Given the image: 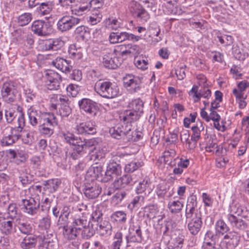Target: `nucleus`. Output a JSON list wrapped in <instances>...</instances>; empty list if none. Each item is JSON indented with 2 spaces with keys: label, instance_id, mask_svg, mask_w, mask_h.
Listing matches in <instances>:
<instances>
[{
  "label": "nucleus",
  "instance_id": "0eeeda50",
  "mask_svg": "<svg viewBox=\"0 0 249 249\" xmlns=\"http://www.w3.org/2000/svg\"><path fill=\"white\" fill-rule=\"evenodd\" d=\"M45 84L49 90H58L62 81L61 76L56 72L49 70L45 74Z\"/></svg>",
  "mask_w": 249,
  "mask_h": 249
},
{
  "label": "nucleus",
  "instance_id": "a211bd4d",
  "mask_svg": "<svg viewBox=\"0 0 249 249\" xmlns=\"http://www.w3.org/2000/svg\"><path fill=\"white\" fill-rule=\"evenodd\" d=\"M204 128V127L201 122H199L196 125L192 127L193 132L191 138L192 142H189V149H194L196 147V142L200 139L201 132L203 131Z\"/></svg>",
  "mask_w": 249,
  "mask_h": 249
},
{
  "label": "nucleus",
  "instance_id": "37998d69",
  "mask_svg": "<svg viewBox=\"0 0 249 249\" xmlns=\"http://www.w3.org/2000/svg\"><path fill=\"white\" fill-rule=\"evenodd\" d=\"M215 230L217 234L224 235L229 231V228L223 220H219L215 224Z\"/></svg>",
  "mask_w": 249,
  "mask_h": 249
},
{
  "label": "nucleus",
  "instance_id": "c03bdc74",
  "mask_svg": "<svg viewBox=\"0 0 249 249\" xmlns=\"http://www.w3.org/2000/svg\"><path fill=\"white\" fill-rule=\"evenodd\" d=\"M32 14L28 13H24L19 16L18 18V23L21 26H25L31 21Z\"/></svg>",
  "mask_w": 249,
  "mask_h": 249
},
{
  "label": "nucleus",
  "instance_id": "a19ab883",
  "mask_svg": "<svg viewBox=\"0 0 249 249\" xmlns=\"http://www.w3.org/2000/svg\"><path fill=\"white\" fill-rule=\"evenodd\" d=\"M158 213L157 205H151L146 206L144 209V214L147 218L153 219L156 217Z\"/></svg>",
  "mask_w": 249,
  "mask_h": 249
},
{
  "label": "nucleus",
  "instance_id": "c9c22d12",
  "mask_svg": "<svg viewBox=\"0 0 249 249\" xmlns=\"http://www.w3.org/2000/svg\"><path fill=\"white\" fill-rule=\"evenodd\" d=\"M18 227L19 231L23 234H31L33 231L32 225L27 221L20 220L18 223Z\"/></svg>",
  "mask_w": 249,
  "mask_h": 249
},
{
  "label": "nucleus",
  "instance_id": "bb28decb",
  "mask_svg": "<svg viewBox=\"0 0 249 249\" xmlns=\"http://www.w3.org/2000/svg\"><path fill=\"white\" fill-rule=\"evenodd\" d=\"M30 124L33 126L37 125L40 122L41 112L36 110L33 107H31L27 111Z\"/></svg>",
  "mask_w": 249,
  "mask_h": 249
},
{
  "label": "nucleus",
  "instance_id": "20e7f679",
  "mask_svg": "<svg viewBox=\"0 0 249 249\" xmlns=\"http://www.w3.org/2000/svg\"><path fill=\"white\" fill-rule=\"evenodd\" d=\"M0 95L2 100L6 103L12 104L16 101L18 91L13 81L3 83L1 87Z\"/></svg>",
  "mask_w": 249,
  "mask_h": 249
},
{
  "label": "nucleus",
  "instance_id": "2f4dec72",
  "mask_svg": "<svg viewBox=\"0 0 249 249\" xmlns=\"http://www.w3.org/2000/svg\"><path fill=\"white\" fill-rule=\"evenodd\" d=\"M64 44L63 41L59 38L50 39L45 44V50L56 51L60 49Z\"/></svg>",
  "mask_w": 249,
  "mask_h": 249
},
{
  "label": "nucleus",
  "instance_id": "1a4fd4ad",
  "mask_svg": "<svg viewBox=\"0 0 249 249\" xmlns=\"http://www.w3.org/2000/svg\"><path fill=\"white\" fill-rule=\"evenodd\" d=\"M80 20L79 18L73 16H63L57 22V29L62 32L68 31L78 24Z\"/></svg>",
  "mask_w": 249,
  "mask_h": 249
},
{
  "label": "nucleus",
  "instance_id": "a878e982",
  "mask_svg": "<svg viewBox=\"0 0 249 249\" xmlns=\"http://www.w3.org/2000/svg\"><path fill=\"white\" fill-rule=\"evenodd\" d=\"M0 229L5 234H10L14 230L13 219L0 218Z\"/></svg>",
  "mask_w": 249,
  "mask_h": 249
},
{
  "label": "nucleus",
  "instance_id": "de8ad7c7",
  "mask_svg": "<svg viewBox=\"0 0 249 249\" xmlns=\"http://www.w3.org/2000/svg\"><path fill=\"white\" fill-rule=\"evenodd\" d=\"M29 192L31 196L30 198L39 199V195L41 192V186L33 185L29 188Z\"/></svg>",
  "mask_w": 249,
  "mask_h": 249
},
{
  "label": "nucleus",
  "instance_id": "2eb2a0df",
  "mask_svg": "<svg viewBox=\"0 0 249 249\" xmlns=\"http://www.w3.org/2000/svg\"><path fill=\"white\" fill-rule=\"evenodd\" d=\"M25 208V212L32 215L37 213L40 207V200L37 198H29L22 200Z\"/></svg>",
  "mask_w": 249,
  "mask_h": 249
},
{
  "label": "nucleus",
  "instance_id": "0e129e2a",
  "mask_svg": "<svg viewBox=\"0 0 249 249\" xmlns=\"http://www.w3.org/2000/svg\"><path fill=\"white\" fill-rule=\"evenodd\" d=\"M219 42L225 46L230 45L232 43L233 38L231 36L224 35L221 36H218Z\"/></svg>",
  "mask_w": 249,
  "mask_h": 249
},
{
  "label": "nucleus",
  "instance_id": "423d86ee",
  "mask_svg": "<svg viewBox=\"0 0 249 249\" xmlns=\"http://www.w3.org/2000/svg\"><path fill=\"white\" fill-rule=\"evenodd\" d=\"M44 121V122L39 126V129L41 133L50 136L53 133L54 127L58 125V120L54 114L49 113L48 117Z\"/></svg>",
  "mask_w": 249,
  "mask_h": 249
},
{
  "label": "nucleus",
  "instance_id": "338daca9",
  "mask_svg": "<svg viewBox=\"0 0 249 249\" xmlns=\"http://www.w3.org/2000/svg\"><path fill=\"white\" fill-rule=\"evenodd\" d=\"M142 83V81L141 79H138L137 81L132 83L131 85L128 87L127 88L128 90H129L131 92H136L139 91L141 87V85Z\"/></svg>",
  "mask_w": 249,
  "mask_h": 249
},
{
  "label": "nucleus",
  "instance_id": "e2e57ef3",
  "mask_svg": "<svg viewBox=\"0 0 249 249\" xmlns=\"http://www.w3.org/2000/svg\"><path fill=\"white\" fill-rule=\"evenodd\" d=\"M149 187L148 181L143 180L142 182H140L139 185L136 188V192L137 194H142Z\"/></svg>",
  "mask_w": 249,
  "mask_h": 249
},
{
  "label": "nucleus",
  "instance_id": "f3484780",
  "mask_svg": "<svg viewBox=\"0 0 249 249\" xmlns=\"http://www.w3.org/2000/svg\"><path fill=\"white\" fill-rule=\"evenodd\" d=\"M227 219L229 224L235 230L244 231L248 227V223L245 221L233 214H229Z\"/></svg>",
  "mask_w": 249,
  "mask_h": 249
},
{
  "label": "nucleus",
  "instance_id": "4468645a",
  "mask_svg": "<svg viewBox=\"0 0 249 249\" xmlns=\"http://www.w3.org/2000/svg\"><path fill=\"white\" fill-rule=\"evenodd\" d=\"M80 108L91 116H95L99 112V108L97 104L87 98H84L78 102Z\"/></svg>",
  "mask_w": 249,
  "mask_h": 249
},
{
  "label": "nucleus",
  "instance_id": "39448f33",
  "mask_svg": "<svg viewBox=\"0 0 249 249\" xmlns=\"http://www.w3.org/2000/svg\"><path fill=\"white\" fill-rule=\"evenodd\" d=\"M34 34L40 36H46L53 32V26L49 22L37 20L33 22L31 26Z\"/></svg>",
  "mask_w": 249,
  "mask_h": 249
},
{
  "label": "nucleus",
  "instance_id": "6ab92c4d",
  "mask_svg": "<svg viewBox=\"0 0 249 249\" xmlns=\"http://www.w3.org/2000/svg\"><path fill=\"white\" fill-rule=\"evenodd\" d=\"M76 131L79 134H94L96 132V128L93 123L87 121L77 124Z\"/></svg>",
  "mask_w": 249,
  "mask_h": 249
},
{
  "label": "nucleus",
  "instance_id": "aec40b11",
  "mask_svg": "<svg viewBox=\"0 0 249 249\" xmlns=\"http://www.w3.org/2000/svg\"><path fill=\"white\" fill-rule=\"evenodd\" d=\"M123 59L119 57H112L110 54L105 55L103 58L102 63L107 68L116 69L121 65Z\"/></svg>",
  "mask_w": 249,
  "mask_h": 249
},
{
  "label": "nucleus",
  "instance_id": "412c9836",
  "mask_svg": "<svg viewBox=\"0 0 249 249\" xmlns=\"http://www.w3.org/2000/svg\"><path fill=\"white\" fill-rule=\"evenodd\" d=\"M122 121L121 124H117L114 126L110 128L109 132L111 136L116 139H122L124 134V130L127 124V122L124 121L123 117H120Z\"/></svg>",
  "mask_w": 249,
  "mask_h": 249
},
{
  "label": "nucleus",
  "instance_id": "6e6552de",
  "mask_svg": "<svg viewBox=\"0 0 249 249\" xmlns=\"http://www.w3.org/2000/svg\"><path fill=\"white\" fill-rule=\"evenodd\" d=\"M185 216L188 221V230L192 234H197L200 231L202 225L201 213H194L190 217Z\"/></svg>",
  "mask_w": 249,
  "mask_h": 249
},
{
  "label": "nucleus",
  "instance_id": "c85d7f7f",
  "mask_svg": "<svg viewBox=\"0 0 249 249\" xmlns=\"http://www.w3.org/2000/svg\"><path fill=\"white\" fill-rule=\"evenodd\" d=\"M37 243L36 236L32 234L27 235L20 243V247L22 249H31L34 248Z\"/></svg>",
  "mask_w": 249,
  "mask_h": 249
},
{
  "label": "nucleus",
  "instance_id": "f8f14e48",
  "mask_svg": "<svg viewBox=\"0 0 249 249\" xmlns=\"http://www.w3.org/2000/svg\"><path fill=\"white\" fill-rule=\"evenodd\" d=\"M102 191V188L96 181L86 182L84 185L83 192L89 199H94L98 197Z\"/></svg>",
  "mask_w": 249,
  "mask_h": 249
},
{
  "label": "nucleus",
  "instance_id": "b1692460",
  "mask_svg": "<svg viewBox=\"0 0 249 249\" xmlns=\"http://www.w3.org/2000/svg\"><path fill=\"white\" fill-rule=\"evenodd\" d=\"M72 145L75 146L74 148L75 150L78 152L86 153L88 150L89 149L91 143L89 140L82 139L77 137Z\"/></svg>",
  "mask_w": 249,
  "mask_h": 249
},
{
  "label": "nucleus",
  "instance_id": "8fccbe9b",
  "mask_svg": "<svg viewBox=\"0 0 249 249\" xmlns=\"http://www.w3.org/2000/svg\"><path fill=\"white\" fill-rule=\"evenodd\" d=\"M18 208L15 203L10 204L7 208V213L10 219H14L18 214Z\"/></svg>",
  "mask_w": 249,
  "mask_h": 249
},
{
  "label": "nucleus",
  "instance_id": "49530a36",
  "mask_svg": "<svg viewBox=\"0 0 249 249\" xmlns=\"http://www.w3.org/2000/svg\"><path fill=\"white\" fill-rule=\"evenodd\" d=\"M105 24L107 27L115 30L120 27V22L118 20L112 17L106 19Z\"/></svg>",
  "mask_w": 249,
  "mask_h": 249
},
{
  "label": "nucleus",
  "instance_id": "7ed1b4c3",
  "mask_svg": "<svg viewBox=\"0 0 249 249\" xmlns=\"http://www.w3.org/2000/svg\"><path fill=\"white\" fill-rule=\"evenodd\" d=\"M22 128L18 126H8L2 131L3 137L0 140L2 146H9L18 141L21 136Z\"/></svg>",
  "mask_w": 249,
  "mask_h": 249
},
{
  "label": "nucleus",
  "instance_id": "f03ea898",
  "mask_svg": "<svg viewBox=\"0 0 249 249\" xmlns=\"http://www.w3.org/2000/svg\"><path fill=\"white\" fill-rule=\"evenodd\" d=\"M95 91L101 96L107 99H112L118 94L117 86L108 81L99 80L94 85Z\"/></svg>",
  "mask_w": 249,
  "mask_h": 249
},
{
  "label": "nucleus",
  "instance_id": "9d476101",
  "mask_svg": "<svg viewBox=\"0 0 249 249\" xmlns=\"http://www.w3.org/2000/svg\"><path fill=\"white\" fill-rule=\"evenodd\" d=\"M128 8L132 15L142 21H146L149 18L148 12L139 3L135 1L129 2Z\"/></svg>",
  "mask_w": 249,
  "mask_h": 249
},
{
  "label": "nucleus",
  "instance_id": "052dcab7",
  "mask_svg": "<svg viewBox=\"0 0 249 249\" xmlns=\"http://www.w3.org/2000/svg\"><path fill=\"white\" fill-rule=\"evenodd\" d=\"M140 165V163L135 161H131L126 164L124 167L125 172H133L136 170Z\"/></svg>",
  "mask_w": 249,
  "mask_h": 249
},
{
  "label": "nucleus",
  "instance_id": "393cba45",
  "mask_svg": "<svg viewBox=\"0 0 249 249\" xmlns=\"http://www.w3.org/2000/svg\"><path fill=\"white\" fill-rule=\"evenodd\" d=\"M52 64L57 69L66 73L70 72L72 69V66L68 61L62 57H57L52 61Z\"/></svg>",
  "mask_w": 249,
  "mask_h": 249
},
{
  "label": "nucleus",
  "instance_id": "3c124183",
  "mask_svg": "<svg viewBox=\"0 0 249 249\" xmlns=\"http://www.w3.org/2000/svg\"><path fill=\"white\" fill-rule=\"evenodd\" d=\"M140 78L132 74H127L123 78L124 86L125 88H128L130 85L139 79Z\"/></svg>",
  "mask_w": 249,
  "mask_h": 249
},
{
  "label": "nucleus",
  "instance_id": "bf43d9fd",
  "mask_svg": "<svg viewBox=\"0 0 249 249\" xmlns=\"http://www.w3.org/2000/svg\"><path fill=\"white\" fill-rule=\"evenodd\" d=\"M51 224V219L48 217H43L39 221V227L42 230H48L50 228Z\"/></svg>",
  "mask_w": 249,
  "mask_h": 249
},
{
  "label": "nucleus",
  "instance_id": "f704fd0d",
  "mask_svg": "<svg viewBox=\"0 0 249 249\" xmlns=\"http://www.w3.org/2000/svg\"><path fill=\"white\" fill-rule=\"evenodd\" d=\"M70 213L71 209L69 206H65L63 207L61 214L59 215L58 224L63 226L64 229H65V226L68 224Z\"/></svg>",
  "mask_w": 249,
  "mask_h": 249
},
{
  "label": "nucleus",
  "instance_id": "864d4df0",
  "mask_svg": "<svg viewBox=\"0 0 249 249\" xmlns=\"http://www.w3.org/2000/svg\"><path fill=\"white\" fill-rule=\"evenodd\" d=\"M37 10L40 15L45 16L50 13L51 8L48 3L42 2L40 3L39 6L37 8Z\"/></svg>",
  "mask_w": 249,
  "mask_h": 249
},
{
  "label": "nucleus",
  "instance_id": "69168bd1",
  "mask_svg": "<svg viewBox=\"0 0 249 249\" xmlns=\"http://www.w3.org/2000/svg\"><path fill=\"white\" fill-rule=\"evenodd\" d=\"M232 53L235 58L238 60H244L245 58V55L242 52V50L237 46L233 47Z\"/></svg>",
  "mask_w": 249,
  "mask_h": 249
},
{
  "label": "nucleus",
  "instance_id": "4d7b16f0",
  "mask_svg": "<svg viewBox=\"0 0 249 249\" xmlns=\"http://www.w3.org/2000/svg\"><path fill=\"white\" fill-rule=\"evenodd\" d=\"M126 193L123 191H119L115 194L112 198V201L116 205L120 203L125 197Z\"/></svg>",
  "mask_w": 249,
  "mask_h": 249
},
{
  "label": "nucleus",
  "instance_id": "ddd939ff",
  "mask_svg": "<svg viewBox=\"0 0 249 249\" xmlns=\"http://www.w3.org/2000/svg\"><path fill=\"white\" fill-rule=\"evenodd\" d=\"M121 173L122 167L121 164L108 163L104 178L101 179V181L107 182L112 179L114 177L121 175Z\"/></svg>",
  "mask_w": 249,
  "mask_h": 249
},
{
  "label": "nucleus",
  "instance_id": "473e14b6",
  "mask_svg": "<svg viewBox=\"0 0 249 249\" xmlns=\"http://www.w3.org/2000/svg\"><path fill=\"white\" fill-rule=\"evenodd\" d=\"M61 184V181L57 178L48 180L44 183V189L50 193H54L57 191Z\"/></svg>",
  "mask_w": 249,
  "mask_h": 249
},
{
  "label": "nucleus",
  "instance_id": "13d9d810",
  "mask_svg": "<svg viewBox=\"0 0 249 249\" xmlns=\"http://www.w3.org/2000/svg\"><path fill=\"white\" fill-rule=\"evenodd\" d=\"M92 171L94 177L101 181V179L104 176L103 173H105L103 167L101 165L94 166L92 168Z\"/></svg>",
  "mask_w": 249,
  "mask_h": 249
},
{
  "label": "nucleus",
  "instance_id": "09e8293b",
  "mask_svg": "<svg viewBox=\"0 0 249 249\" xmlns=\"http://www.w3.org/2000/svg\"><path fill=\"white\" fill-rule=\"evenodd\" d=\"M71 112V109L69 106V103H65L59 107L58 114L61 117H68Z\"/></svg>",
  "mask_w": 249,
  "mask_h": 249
},
{
  "label": "nucleus",
  "instance_id": "58836bf2",
  "mask_svg": "<svg viewBox=\"0 0 249 249\" xmlns=\"http://www.w3.org/2000/svg\"><path fill=\"white\" fill-rule=\"evenodd\" d=\"M111 218L118 223L124 224L126 222L127 214L124 211H118L111 214Z\"/></svg>",
  "mask_w": 249,
  "mask_h": 249
},
{
  "label": "nucleus",
  "instance_id": "ea45409f",
  "mask_svg": "<svg viewBox=\"0 0 249 249\" xmlns=\"http://www.w3.org/2000/svg\"><path fill=\"white\" fill-rule=\"evenodd\" d=\"M183 207V204L179 200L170 201L168 204V208L172 213H179Z\"/></svg>",
  "mask_w": 249,
  "mask_h": 249
},
{
  "label": "nucleus",
  "instance_id": "cd10ccee",
  "mask_svg": "<svg viewBox=\"0 0 249 249\" xmlns=\"http://www.w3.org/2000/svg\"><path fill=\"white\" fill-rule=\"evenodd\" d=\"M50 107L53 110H56L57 107H61L65 103L69 102V98L67 96L62 95H53L50 99Z\"/></svg>",
  "mask_w": 249,
  "mask_h": 249
},
{
  "label": "nucleus",
  "instance_id": "4be33fe9",
  "mask_svg": "<svg viewBox=\"0 0 249 249\" xmlns=\"http://www.w3.org/2000/svg\"><path fill=\"white\" fill-rule=\"evenodd\" d=\"M240 236L235 231L230 232L226 234L223 239L227 245V249H234L238 245L240 241Z\"/></svg>",
  "mask_w": 249,
  "mask_h": 249
},
{
  "label": "nucleus",
  "instance_id": "e433bc0d",
  "mask_svg": "<svg viewBox=\"0 0 249 249\" xmlns=\"http://www.w3.org/2000/svg\"><path fill=\"white\" fill-rule=\"evenodd\" d=\"M89 9V3L86 4L81 3L78 1L72 5L71 7V11L73 14L81 15L83 12L88 10Z\"/></svg>",
  "mask_w": 249,
  "mask_h": 249
},
{
  "label": "nucleus",
  "instance_id": "4c0bfd02",
  "mask_svg": "<svg viewBox=\"0 0 249 249\" xmlns=\"http://www.w3.org/2000/svg\"><path fill=\"white\" fill-rule=\"evenodd\" d=\"M125 47L127 49L120 52L118 54L119 56L123 57L124 55L130 53L138 54L141 52L139 46L137 45L127 44L125 46Z\"/></svg>",
  "mask_w": 249,
  "mask_h": 249
},
{
  "label": "nucleus",
  "instance_id": "c756f323",
  "mask_svg": "<svg viewBox=\"0 0 249 249\" xmlns=\"http://www.w3.org/2000/svg\"><path fill=\"white\" fill-rule=\"evenodd\" d=\"M97 231L102 235H110L112 232V226L109 221L103 220L97 223Z\"/></svg>",
  "mask_w": 249,
  "mask_h": 249
},
{
  "label": "nucleus",
  "instance_id": "a18cd8bd",
  "mask_svg": "<svg viewBox=\"0 0 249 249\" xmlns=\"http://www.w3.org/2000/svg\"><path fill=\"white\" fill-rule=\"evenodd\" d=\"M89 222L85 218H79L75 219L74 222L73 223V227L78 229L79 231H81L83 229L88 226Z\"/></svg>",
  "mask_w": 249,
  "mask_h": 249
},
{
  "label": "nucleus",
  "instance_id": "72a5a7b5",
  "mask_svg": "<svg viewBox=\"0 0 249 249\" xmlns=\"http://www.w3.org/2000/svg\"><path fill=\"white\" fill-rule=\"evenodd\" d=\"M160 32L159 28H152L148 32V37H146L145 39L151 44H155L161 40V37L159 36Z\"/></svg>",
  "mask_w": 249,
  "mask_h": 249
},
{
  "label": "nucleus",
  "instance_id": "7c9ffc66",
  "mask_svg": "<svg viewBox=\"0 0 249 249\" xmlns=\"http://www.w3.org/2000/svg\"><path fill=\"white\" fill-rule=\"evenodd\" d=\"M197 205L196 198L195 196L188 198L185 209V216H190L194 213H200L196 209Z\"/></svg>",
  "mask_w": 249,
  "mask_h": 249
},
{
  "label": "nucleus",
  "instance_id": "774afa93",
  "mask_svg": "<svg viewBox=\"0 0 249 249\" xmlns=\"http://www.w3.org/2000/svg\"><path fill=\"white\" fill-rule=\"evenodd\" d=\"M87 30L88 28L85 26H80L76 28L75 33L84 38L89 34V32Z\"/></svg>",
  "mask_w": 249,
  "mask_h": 249
},
{
  "label": "nucleus",
  "instance_id": "5fc2aeb1",
  "mask_svg": "<svg viewBox=\"0 0 249 249\" xmlns=\"http://www.w3.org/2000/svg\"><path fill=\"white\" fill-rule=\"evenodd\" d=\"M123 234L121 232L116 233L114 239L116 240L112 244V249H120L122 243Z\"/></svg>",
  "mask_w": 249,
  "mask_h": 249
},
{
  "label": "nucleus",
  "instance_id": "f257e3e1",
  "mask_svg": "<svg viewBox=\"0 0 249 249\" xmlns=\"http://www.w3.org/2000/svg\"><path fill=\"white\" fill-rule=\"evenodd\" d=\"M128 110L120 116L127 123H132L139 119L143 112V103L140 99L133 100L128 105Z\"/></svg>",
  "mask_w": 249,
  "mask_h": 249
},
{
  "label": "nucleus",
  "instance_id": "79ce46f5",
  "mask_svg": "<svg viewBox=\"0 0 249 249\" xmlns=\"http://www.w3.org/2000/svg\"><path fill=\"white\" fill-rule=\"evenodd\" d=\"M89 151H91V159L94 160H100L105 156V153L102 149L100 148L97 149L92 144L91 145Z\"/></svg>",
  "mask_w": 249,
  "mask_h": 249
},
{
  "label": "nucleus",
  "instance_id": "680f3d73",
  "mask_svg": "<svg viewBox=\"0 0 249 249\" xmlns=\"http://www.w3.org/2000/svg\"><path fill=\"white\" fill-rule=\"evenodd\" d=\"M79 90L80 88L79 86L74 84H70L67 88V92L72 97H75Z\"/></svg>",
  "mask_w": 249,
  "mask_h": 249
},
{
  "label": "nucleus",
  "instance_id": "dca6fc26",
  "mask_svg": "<svg viewBox=\"0 0 249 249\" xmlns=\"http://www.w3.org/2000/svg\"><path fill=\"white\" fill-rule=\"evenodd\" d=\"M126 242L141 243L142 240V232L140 226L138 225L131 226L129 229V233L125 236Z\"/></svg>",
  "mask_w": 249,
  "mask_h": 249
},
{
  "label": "nucleus",
  "instance_id": "5701e85b",
  "mask_svg": "<svg viewBox=\"0 0 249 249\" xmlns=\"http://www.w3.org/2000/svg\"><path fill=\"white\" fill-rule=\"evenodd\" d=\"M136 181L130 175L126 174L123 176L113 182V186L116 189L124 188L127 185H133Z\"/></svg>",
  "mask_w": 249,
  "mask_h": 249
},
{
  "label": "nucleus",
  "instance_id": "6e6d98bb",
  "mask_svg": "<svg viewBox=\"0 0 249 249\" xmlns=\"http://www.w3.org/2000/svg\"><path fill=\"white\" fill-rule=\"evenodd\" d=\"M81 231H79L78 229L73 227L70 231L67 230H65V232L64 233L66 238L69 240H73L75 239L77 237V234H79Z\"/></svg>",
  "mask_w": 249,
  "mask_h": 249
},
{
  "label": "nucleus",
  "instance_id": "603ef678",
  "mask_svg": "<svg viewBox=\"0 0 249 249\" xmlns=\"http://www.w3.org/2000/svg\"><path fill=\"white\" fill-rule=\"evenodd\" d=\"M205 149L208 152H212L215 150L216 152H217L218 149V145L216 143V140L210 139L206 143Z\"/></svg>",
  "mask_w": 249,
  "mask_h": 249
},
{
  "label": "nucleus",
  "instance_id": "9b49d317",
  "mask_svg": "<svg viewBox=\"0 0 249 249\" xmlns=\"http://www.w3.org/2000/svg\"><path fill=\"white\" fill-rule=\"evenodd\" d=\"M122 140L125 143L137 142L142 137V133L136 129H132L131 123H127Z\"/></svg>",
  "mask_w": 249,
  "mask_h": 249
}]
</instances>
